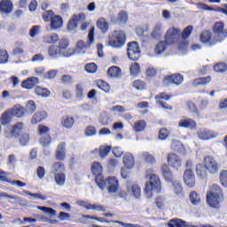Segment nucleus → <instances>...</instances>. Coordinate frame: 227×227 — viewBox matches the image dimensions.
I'll return each instance as SVG.
<instances>
[{
	"label": "nucleus",
	"mask_w": 227,
	"mask_h": 227,
	"mask_svg": "<svg viewBox=\"0 0 227 227\" xmlns=\"http://www.w3.org/2000/svg\"><path fill=\"white\" fill-rule=\"evenodd\" d=\"M85 71L89 74H95L98 71V65L95 63H89L85 65Z\"/></svg>",
	"instance_id": "0e129e2a"
},
{
	"label": "nucleus",
	"mask_w": 227,
	"mask_h": 227,
	"mask_svg": "<svg viewBox=\"0 0 227 227\" xmlns=\"http://www.w3.org/2000/svg\"><path fill=\"white\" fill-rule=\"evenodd\" d=\"M4 113L13 115L14 118H22L26 115V114H27L26 108L20 105H16L12 107V109H9Z\"/></svg>",
	"instance_id": "f3484780"
},
{
	"label": "nucleus",
	"mask_w": 227,
	"mask_h": 227,
	"mask_svg": "<svg viewBox=\"0 0 227 227\" xmlns=\"http://www.w3.org/2000/svg\"><path fill=\"white\" fill-rule=\"evenodd\" d=\"M219 180H220V184H222L223 187L227 188V170L226 169H223L222 171H220Z\"/></svg>",
	"instance_id": "864d4df0"
},
{
	"label": "nucleus",
	"mask_w": 227,
	"mask_h": 227,
	"mask_svg": "<svg viewBox=\"0 0 227 227\" xmlns=\"http://www.w3.org/2000/svg\"><path fill=\"white\" fill-rule=\"evenodd\" d=\"M173 95L167 94L166 92H160L158 95L154 96V100L156 102L161 101V100H170L172 98Z\"/></svg>",
	"instance_id": "603ef678"
},
{
	"label": "nucleus",
	"mask_w": 227,
	"mask_h": 227,
	"mask_svg": "<svg viewBox=\"0 0 227 227\" xmlns=\"http://www.w3.org/2000/svg\"><path fill=\"white\" fill-rule=\"evenodd\" d=\"M128 57L132 61H137L141 58V51L139 50L138 43L136 41L128 43Z\"/></svg>",
	"instance_id": "9d476101"
},
{
	"label": "nucleus",
	"mask_w": 227,
	"mask_h": 227,
	"mask_svg": "<svg viewBox=\"0 0 227 227\" xmlns=\"http://www.w3.org/2000/svg\"><path fill=\"white\" fill-rule=\"evenodd\" d=\"M49 22L51 30H58L63 27V19L60 15H55Z\"/></svg>",
	"instance_id": "b1692460"
},
{
	"label": "nucleus",
	"mask_w": 227,
	"mask_h": 227,
	"mask_svg": "<svg viewBox=\"0 0 227 227\" xmlns=\"http://www.w3.org/2000/svg\"><path fill=\"white\" fill-rule=\"evenodd\" d=\"M75 124V119L74 117H70L69 115H65L62 117V126L70 129Z\"/></svg>",
	"instance_id": "473e14b6"
},
{
	"label": "nucleus",
	"mask_w": 227,
	"mask_h": 227,
	"mask_svg": "<svg viewBox=\"0 0 227 227\" xmlns=\"http://www.w3.org/2000/svg\"><path fill=\"white\" fill-rule=\"evenodd\" d=\"M85 209H87V210H96V211H98V212H106V207H104L100 205L88 204V205H85Z\"/></svg>",
	"instance_id": "bf43d9fd"
},
{
	"label": "nucleus",
	"mask_w": 227,
	"mask_h": 227,
	"mask_svg": "<svg viewBox=\"0 0 227 227\" xmlns=\"http://www.w3.org/2000/svg\"><path fill=\"white\" fill-rule=\"evenodd\" d=\"M8 58L7 51L0 49V64H6L8 62Z\"/></svg>",
	"instance_id": "680f3d73"
},
{
	"label": "nucleus",
	"mask_w": 227,
	"mask_h": 227,
	"mask_svg": "<svg viewBox=\"0 0 227 227\" xmlns=\"http://www.w3.org/2000/svg\"><path fill=\"white\" fill-rule=\"evenodd\" d=\"M186 106H188V110L190 111V113L195 114L197 115L200 114V111L198 110L196 105L193 102L189 101L188 103H186Z\"/></svg>",
	"instance_id": "338daca9"
},
{
	"label": "nucleus",
	"mask_w": 227,
	"mask_h": 227,
	"mask_svg": "<svg viewBox=\"0 0 227 227\" xmlns=\"http://www.w3.org/2000/svg\"><path fill=\"white\" fill-rule=\"evenodd\" d=\"M13 117L14 115L4 112L2 114V117H0V123H2L3 126L9 125L11 121H12Z\"/></svg>",
	"instance_id": "37998d69"
},
{
	"label": "nucleus",
	"mask_w": 227,
	"mask_h": 227,
	"mask_svg": "<svg viewBox=\"0 0 227 227\" xmlns=\"http://www.w3.org/2000/svg\"><path fill=\"white\" fill-rule=\"evenodd\" d=\"M90 170L92 171V174L94 175L95 179L97 180L98 183H101L102 178H104L103 176V166H101V164L99 162L94 161L92 163V167L90 168Z\"/></svg>",
	"instance_id": "6ab92c4d"
},
{
	"label": "nucleus",
	"mask_w": 227,
	"mask_h": 227,
	"mask_svg": "<svg viewBox=\"0 0 227 227\" xmlns=\"http://www.w3.org/2000/svg\"><path fill=\"white\" fill-rule=\"evenodd\" d=\"M184 183L189 188H193L196 185V177L192 169H186L184 172Z\"/></svg>",
	"instance_id": "a211bd4d"
},
{
	"label": "nucleus",
	"mask_w": 227,
	"mask_h": 227,
	"mask_svg": "<svg viewBox=\"0 0 227 227\" xmlns=\"http://www.w3.org/2000/svg\"><path fill=\"white\" fill-rule=\"evenodd\" d=\"M35 103L33 100L27 101V106L25 107V111H27V114H33L35 112Z\"/></svg>",
	"instance_id": "4d7b16f0"
},
{
	"label": "nucleus",
	"mask_w": 227,
	"mask_h": 227,
	"mask_svg": "<svg viewBox=\"0 0 227 227\" xmlns=\"http://www.w3.org/2000/svg\"><path fill=\"white\" fill-rule=\"evenodd\" d=\"M23 129L24 123L21 121L14 123V125L12 126L11 130H4V137L7 139L19 137L20 145H21V146H26L29 143L30 137L28 133L20 134Z\"/></svg>",
	"instance_id": "f257e3e1"
},
{
	"label": "nucleus",
	"mask_w": 227,
	"mask_h": 227,
	"mask_svg": "<svg viewBox=\"0 0 227 227\" xmlns=\"http://www.w3.org/2000/svg\"><path fill=\"white\" fill-rule=\"evenodd\" d=\"M69 45H70V43H69L68 39L62 38V39H59V43L57 48L60 49L61 51H67L68 50H74L72 48H68Z\"/></svg>",
	"instance_id": "49530a36"
},
{
	"label": "nucleus",
	"mask_w": 227,
	"mask_h": 227,
	"mask_svg": "<svg viewBox=\"0 0 227 227\" xmlns=\"http://www.w3.org/2000/svg\"><path fill=\"white\" fill-rule=\"evenodd\" d=\"M46 118H48V113H46L44 110L35 112V114L32 116L30 123H32V125H37L38 123H41L46 120Z\"/></svg>",
	"instance_id": "412c9836"
},
{
	"label": "nucleus",
	"mask_w": 227,
	"mask_h": 227,
	"mask_svg": "<svg viewBox=\"0 0 227 227\" xmlns=\"http://www.w3.org/2000/svg\"><path fill=\"white\" fill-rule=\"evenodd\" d=\"M51 129L45 125H38V136L41 137L39 138V144L43 146H49L51 144Z\"/></svg>",
	"instance_id": "0eeeda50"
},
{
	"label": "nucleus",
	"mask_w": 227,
	"mask_h": 227,
	"mask_svg": "<svg viewBox=\"0 0 227 227\" xmlns=\"http://www.w3.org/2000/svg\"><path fill=\"white\" fill-rule=\"evenodd\" d=\"M142 158L147 164L153 165L156 163L155 157L153 156V154H151L149 152H143Z\"/></svg>",
	"instance_id": "79ce46f5"
},
{
	"label": "nucleus",
	"mask_w": 227,
	"mask_h": 227,
	"mask_svg": "<svg viewBox=\"0 0 227 227\" xmlns=\"http://www.w3.org/2000/svg\"><path fill=\"white\" fill-rule=\"evenodd\" d=\"M43 43H46V44H54L57 42L60 41L59 36L57 34H50V35H44L43 37Z\"/></svg>",
	"instance_id": "72a5a7b5"
},
{
	"label": "nucleus",
	"mask_w": 227,
	"mask_h": 227,
	"mask_svg": "<svg viewBox=\"0 0 227 227\" xmlns=\"http://www.w3.org/2000/svg\"><path fill=\"white\" fill-rule=\"evenodd\" d=\"M207 170L202 164H198L195 168V173H197V176H200V178H206L207 176Z\"/></svg>",
	"instance_id": "a18cd8bd"
},
{
	"label": "nucleus",
	"mask_w": 227,
	"mask_h": 227,
	"mask_svg": "<svg viewBox=\"0 0 227 227\" xmlns=\"http://www.w3.org/2000/svg\"><path fill=\"white\" fill-rule=\"evenodd\" d=\"M192 32H193L192 26H188L184 27L183 32H180L181 38H183V40H187L191 36Z\"/></svg>",
	"instance_id": "3c124183"
},
{
	"label": "nucleus",
	"mask_w": 227,
	"mask_h": 227,
	"mask_svg": "<svg viewBox=\"0 0 227 227\" xmlns=\"http://www.w3.org/2000/svg\"><path fill=\"white\" fill-rule=\"evenodd\" d=\"M96 26L102 34H106L109 30V23L106 21V18H99Z\"/></svg>",
	"instance_id": "7c9ffc66"
},
{
	"label": "nucleus",
	"mask_w": 227,
	"mask_h": 227,
	"mask_svg": "<svg viewBox=\"0 0 227 227\" xmlns=\"http://www.w3.org/2000/svg\"><path fill=\"white\" fill-rule=\"evenodd\" d=\"M213 33L219 42H223L227 38V28L223 21L215 22L213 27Z\"/></svg>",
	"instance_id": "1a4fd4ad"
},
{
	"label": "nucleus",
	"mask_w": 227,
	"mask_h": 227,
	"mask_svg": "<svg viewBox=\"0 0 227 227\" xmlns=\"http://www.w3.org/2000/svg\"><path fill=\"white\" fill-rule=\"evenodd\" d=\"M223 190L218 184H211L210 191L206 194V201L213 208H219V204L223 201Z\"/></svg>",
	"instance_id": "f03ea898"
},
{
	"label": "nucleus",
	"mask_w": 227,
	"mask_h": 227,
	"mask_svg": "<svg viewBox=\"0 0 227 227\" xmlns=\"http://www.w3.org/2000/svg\"><path fill=\"white\" fill-rule=\"evenodd\" d=\"M13 11V4L11 0L0 1V13L4 15H10Z\"/></svg>",
	"instance_id": "aec40b11"
},
{
	"label": "nucleus",
	"mask_w": 227,
	"mask_h": 227,
	"mask_svg": "<svg viewBox=\"0 0 227 227\" xmlns=\"http://www.w3.org/2000/svg\"><path fill=\"white\" fill-rule=\"evenodd\" d=\"M215 73H224L227 71V65L224 63H217L214 66Z\"/></svg>",
	"instance_id": "13d9d810"
},
{
	"label": "nucleus",
	"mask_w": 227,
	"mask_h": 227,
	"mask_svg": "<svg viewBox=\"0 0 227 227\" xmlns=\"http://www.w3.org/2000/svg\"><path fill=\"white\" fill-rule=\"evenodd\" d=\"M145 127H147V123L145 122V121L140 120V121H135L132 129H134L135 132L139 133V132L145 131Z\"/></svg>",
	"instance_id": "f704fd0d"
},
{
	"label": "nucleus",
	"mask_w": 227,
	"mask_h": 227,
	"mask_svg": "<svg viewBox=\"0 0 227 227\" xmlns=\"http://www.w3.org/2000/svg\"><path fill=\"white\" fill-rule=\"evenodd\" d=\"M35 93L38 97L42 98H48L51 96V90H49L47 88H42L40 86H35Z\"/></svg>",
	"instance_id": "c9c22d12"
},
{
	"label": "nucleus",
	"mask_w": 227,
	"mask_h": 227,
	"mask_svg": "<svg viewBox=\"0 0 227 227\" xmlns=\"http://www.w3.org/2000/svg\"><path fill=\"white\" fill-rule=\"evenodd\" d=\"M153 192L156 193H160L161 192L160 178L155 174L150 176V182L145 183V193L148 199L153 198Z\"/></svg>",
	"instance_id": "20e7f679"
},
{
	"label": "nucleus",
	"mask_w": 227,
	"mask_h": 227,
	"mask_svg": "<svg viewBox=\"0 0 227 227\" xmlns=\"http://www.w3.org/2000/svg\"><path fill=\"white\" fill-rule=\"evenodd\" d=\"M198 137L206 141L215 137V134H214L213 132H211V130L207 129H200V130H198Z\"/></svg>",
	"instance_id": "c756f323"
},
{
	"label": "nucleus",
	"mask_w": 227,
	"mask_h": 227,
	"mask_svg": "<svg viewBox=\"0 0 227 227\" xmlns=\"http://www.w3.org/2000/svg\"><path fill=\"white\" fill-rule=\"evenodd\" d=\"M200 43H208L210 47L215 45L218 42H222V41H219L218 39L213 40L212 34L209 30H205L202 33H200Z\"/></svg>",
	"instance_id": "dca6fc26"
},
{
	"label": "nucleus",
	"mask_w": 227,
	"mask_h": 227,
	"mask_svg": "<svg viewBox=\"0 0 227 227\" xmlns=\"http://www.w3.org/2000/svg\"><path fill=\"white\" fill-rule=\"evenodd\" d=\"M132 88L138 91H143L147 89V83L143 80H136L132 82Z\"/></svg>",
	"instance_id": "4c0bfd02"
},
{
	"label": "nucleus",
	"mask_w": 227,
	"mask_h": 227,
	"mask_svg": "<svg viewBox=\"0 0 227 227\" xmlns=\"http://www.w3.org/2000/svg\"><path fill=\"white\" fill-rule=\"evenodd\" d=\"M161 36V26L156 25L154 27L153 31L151 33V37H153L154 40H159Z\"/></svg>",
	"instance_id": "6e6d98bb"
},
{
	"label": "nucleus",
	"mask_w": 227,
	"mask_h": 227,
	"mask_svg": "<svg viewBox=\"0 0 227 227\" xmlns=\"http://www.w3.org/2000/svg\"><path fill=\"white\" fill-rule=\"evenodd\" d=\"M96 85H98V88L105 93H109L111 91V86L104 80H97Z\"/></svg>",
	"instance_id": "58836bf2"
},
{
	"label": "nucleus",
	"mask_w": 227,
	"mask_h": 227,
	"mask_svg": "<svg viewBox=\"0 0 227 227\" xmlns=\"http://www.w3.org/2000/svg\"><path fill=\"white\" fill-rule=\"evenodd\" d=\"M121 73L122 71L120 67H118L117 66H112L107 68L106 74L109 79H119L121 75Z\"/></svg>",
	"instance_id": "393cba45"
},
{
	"label": "nucleus",
	"mask_w": 227,
	"mask_h": 227,
	"mask_svg": "<svg viewBox=\"0 0 227 227\" xmlns=\"http://www.w3.org/2000/svg\"><path fill=\"white\" fill-rule=\"evenodd\" d=\"M51 169L52 171H54V174H58L59 172H65L66 170L65 164H63L62 162H54L51 165Z\"/></svg>",
	"instance_id": "8fccbe9b"
},
{
	"label": "nucleus",
	"mask_w": 227,
	"mask_h": 227,
	"mask_svg": "<svg viewBox=\"0 0 227 227\" xmlns=\"http://www.w3.org/2000/svg\"><path fill=\"white\" fill-rule=\"evenodd\" d=\"M167 227H194V226L189 225L188 222L181 220L180 218H172L168 222Z\"/></svg>",
	"instance_id": "5701e85b"
},
{
	"label": "nucleus",
	"mask_w": 227,
	"mask_h": 227,
	"mask_svg": "<svg viewBox=\"0 0 227 227\" xmlns=\"http://www.w3.org/2000/svg\"><path fill=\"white\" fill-rule=\"evenodd\" d=\"M161 175L162 177L168 183H173L175 181H173V173L171 171V169L169 168V167H168L167 164H163L161 166Z\"/></svg>",
	"instance_id": "c85d7f7f"
},
{
	"label": "nucleus",
	"mask_w": 227,
	"mask_h": 227,
	"mask_svg": "<svg viewBox=\"0 0 227 227\" xmlns=\"http://www.w3.org/2000/svg\"><path fill=\"white\" fill-rule=\"evenodd\" d=\"M54 180L58 186H63L66 183L65 173H54Z\"/></svg>",
	"instance_id": "c03bdc74"
},
{
	"label": "nucleus",
	"mask_w": 227,
	"mask_h": 227,
	"mask_svg": "<svg viewBox=\"0 0 227 227\" xmlns=\"http://www.w3.org/2000/svg\"><path fill=\"white\" fill-rule=\"evenodd\" d=\"M183 82H184V76H183V74H178V73L170 74V75H167L162 80V82L165 85L175 84L176 86H179L180 84L183 83Z\"/></svg>",
	"instance_id": "ddd939ff"
},
{
	"label": "nucleus",
	"mask_w": 227,
	"mask_h": 227,
	"mask_svg": "<svg viewBox=\"0 0 227 227\" xmlns=\"http://www.w3.org/2000/svg\"><path fill=\"white\" fill-rule=\"evenodd\" d=\"M181 37L180 28L171 27L168 29L165 34V42L169 44H173L178 42Z\"/></svg>",
	"instance_id": "f8f14e48"
},
{
	"label": "nucleus",
	"mask_w": 227,
	"mask_h": 227,
	"mask_svg": "<svg viewBox=\"0 0 227 227\" xmlns=\"http://www.w3.org/2000/svg\"><path fill=\"white\" fill-rule=\"evenodd\" d=\"M168 44L169 43L167 41H160L154 47V53L158 55L163 53L167 50Z\"/></svg>",
	"instance_id": "a19ab883"
},
{
	"label": "nucleus",
	"mask_w": 227,
	"mask_h": 227,
	"mask_svg": "<svg viewBox=\"0 0 227 227\" xmlns=\"http://www.w3.org/2000/svg\"><path fill=\"white\" fill-rule=\"evenodd\" d=\"M94 181L99 189L105 190L106 188L109 193H117L118 187L120 186L117 177L114 176H109L106 179L102 177L101 183H98L97 179H94Z\"/></svg>",
	"instance_id": "39448f33"
},
{
	"label": "nucleus",
	"mask_w": 227,
	"mask_h": 227,
	"mask_svg": "<svg viewBox=\"0 0 227 227\" xmlns=\"http://www.w3.org/2000/svg\"><path fill=\"white\" fill-rule=\"evenodd\" d=\"M170 183H172L173 192H175L176 195L183 196L184 192H183V185H181V183L178 181L170 182Z\"/></svg>",
	"instance_id": "de8ad7c7"
},
{
	"label": "nucleus",
	"mask_w": 227,
	"mask_h": 227,
	"mask_svg": "<svg viewBox=\"0 0 227 227\" xmlns=\"http://www.w3.org/2000/svg\"><path fill=\"white\" fill-rule=\"evenodd\" d=\"M189 198H190V201H192V205H197L200 201V195H198V193L194 191L190 192Z\"/></svg>",
	"instance_id": "052dcab7"
},
{
	"label": "nucleus",
	"mask_w": 227,
	"mask_h": 227,
	"mask_svg": "<svg viewBox=\"0 0 227 227\" xmlns=\"http://www.w3.org/2000/svg\"><path fill=\"white\" fill-rule=\"evenodd\" d=\"M117 21L121 24H126V22H128V13L125 11L118 13Z\"/></svg>",
	"instance_id": "e2e57ef3"
},
{
	"label": "nucleus",
	"mask_w": 227,
	"mask_h": 227,
	"mask_svg": "<svg viewBox=\"0 0 227 227\" xmlns=\"http://www.w3.org/2000/svg\"><path fill=\"white\" fill-rule=\"evenodd\" d=\"M36 84H38V78L33 76L22 81L21 88L25 90H32Z\"/></svg>",
	"instance_id": "bb28decb"
},
{
	"label": "nucleus",
	"mask_w": 227,
	"mask_h": 227,
	"mask_svg": "<svg viewBox=\"0 0 227 227\" xmlns=\"http://www.w3.org/2000/svg\"><path fill=\"white\" fill-rule=\"evenodd\" d=\"M123 165L128 169H132L135 165L134 156L130 153H126L122 158Z\"/></svg>",
	"instance_id": "cd10ccee"
},
{
	"label": "nucleus",
	"mask_w": 227,
	"mask_h": 227,
	"mask_svg": "<svg viewBox=\"0 0 227 227\" xmlns=\"http://www.w3.org/2000/svg\"><path fill=\"white\" fill-rule=\"evenodd\" d=\"M140 74L141 66L137 62L132 63L131 66H129V74H131L132 77H138Z\"/></svg>",
	"instance_id": "e433bc0d"
},
{
	"label": "nucleus",
	"mask_w": 227,
	"mask_h": 227,
	"mask_svg": "<svg viewBox=\"0 0 227 227\" xmlns=\"http://www.w3.org/2000/svg\"><path fill=\"white\" fill-rule=\"evenodd\" d=\"M204 165L206 169H207L208 173L211 175H215L218 173L219 170V165L218 162H216L215 159L213 158V156H206L203 159Z\"/></svg>",
	"instance_id": "9b49d317"
},
{
	"label": "nucleus",
	"mask_w": 227,
	"mask_h": 227,
	"mask_svg": "<svg viewBox=\"0 0 227 227\" xmlns=\"http://www.w3.org/2000/svg\"><path fill=\"white\" fill-rule=\"evenodd\" d=\"M126 43V32L125 30L118 29L113 30L107 35V44L113 49H121Z\"/></svg>",
	"instance_id": "7ed1b4c3"
},
{
	"label": "nucleus",
	"mask_w": 227,
	"mask_h": 227,
	"mask_svg": "<svg viewBox=\"0 0 227 227\" xmlns=\"http://www.w3.org/2000/svg\"><path fill=\"white\" fill-rule=\"evenodd\" d=\"M197 123L196 121L191 118H185L178 121V127L183 129H196Z\"/></svg>",
	"instance_id": "a878e982"
},
{
	"label": "nucleus",
	"mask_w": 227,
	"mask_h": 227,
	"mask_svg": "<svg viewBox=\"0 0 227 227\" xmlns=\"http://www.w3.org/2000/svg\"><path fill=\"white\" fill-rule=\"evenodd\" d=\"M86 20V14L79 13L72 15L71 20H69L67 23L68 30H74L78 27V22H82Z\"/></svg>",
	"instance_id": "2eb2a0df"
},
{
	"label": "nucleus",
	"mask_w": 227,
	"mask_h": 227,
	"mask_svg": "<svg viewBox=\"0 0 227 227\" xmlns=\"http://www.w3.org/2000/svg\"><path fill=\"white\" fill-rule=\"evenodd\" d=\"M49 56L51 58H57L58 56H63L66 58L72 57L74 53V49H68L67 51L59 49L56 45H50L47 50Z\"/></svg>",
	"instance_id": "6e6552de"
},
{
	"label": "nucleus",
	"mask_w": 227,
	"mask_h": 227,
	"mask_svg": "<svg viewBox=\"0 0 227 227\" xmlns=\"http://www.w3.org/2000/svg\"><path fill=\"white\" fill-rule=\"evenodd\" d=\"M74 94L76 95L77 98L82 99V96L84 95V89L81 83L76 84V90H74Z\"/></svg>",
	"instance_id": "69168bd1"
},
{
	"label": "nucleus",
	"mask_w": 227,
	"mask_h": 227,
	"mask_svg": "<svg viewBox=\"0 0 227 227\" xmlns=\"http://www.w3.org/2000/svg\"><path fill=\"white\" fill-rule=\"evenodd\" d=\"M93 43H95V27L90 28L88 33L87 42L84 41H77L76 49L80 53H86L87 49H90Z\"/></svg>",
	"instance_id": "423d86ee"
},
{
	"label": "nucleus",
	"mask_w": 227,
	"mask_h": 227,
	"mask_svg": "<svg viewBox=\"0 0 227 227\" xmlns=\"http://www.w3.org/2000/svg\"><path fill=\"white\" fill-rule=\"evenodd\" d=\"M167 163L168 166H169L173 169L178 170L181 168L182 160L178 154H176L175 153H170L167 156Z\"/></svg>",
	"instance_id": "4468645a"
},
{
	"label": "nucleus",
	"mask_w": 227,
	"mask_h": 227,
	"mask_svg": "<svg viewBox=\"0 0 227 227\" xmlns=\"http://www.w3.org/2000/svg\"><path fill=\"white\" fill-rule=\"evenodd\" d=\"M111 150H112L111 145L99 146V157H101V159H105L111 153Z\"/></svg>",
	"instance_id": "09e8293b"
},
{
	"label": "nucleus",
	"mask_w": 227,
	"mask_h": 227,
	"mask_svg": "<svg viewBox=\"0 0 227 227\" xmlns=\"http://www.w3.org/2000/svg\"><path fill=\"white\" fill-rule=\"evenodd\" d=\"M4 175H5V172L4 171H0V181L3 182V183H9L12 185L16 184L19 187H25L27 185L26 183H22L21 181L8 180L7 176H5Z\"/></svg>",
	"instance_id": "2f4dec72"
},
{
	"label": "nucleus",
	"mask_w": 227,
	"mask_h": 227,
	"mask_svg": "<svg viewBox=\"0 0 227 227\" xmlns=\"http://www.w3.org/2000/svg\"><path fill=\"white\" fill-rule=\"evenodd\" d=\"M55 159L58 161H63L66 159V142H62L57 146V151H55Z\"/></svg>",
	"instance_id": "4be33fe9"
},
{
	"label": "nucleus",
	"mask_w": 227,
	"mask_h": 227,
	"mask_svg": "<svg viewBox=\"0 0 227 227\" xmlns=\"http://www.w3.org/2000/svg\"><path fill=\"white\" fill-rule=\"evenodd\" d=\"M211 76H203L196 78L193 82L194 86H205L206 84L210 83Z\"/></svg>",
	"instance_id": "ea45409f"
},
{
	"label": "nucleus",
	"mask_w": 227,
	"mask_h": 227,
	"mask_svg": "<svg viewBox=\"0 0 227 227\" xmlns=\"http://www.w3.org/2000/svg\"><path fill=\"white\" fill-rule=\"evenodd\" d=\"M169 136V130L166 128L160 129L159 130V139L165 140Z\"/></svg>",
	"instance_id": "774afa93"
},
{
	"label": "nucleus",
	"mask_w": 227,
	"mask_h": 227,
	"mask_svg": "<svg viewBox=\"0 0 227 227\" xmlns=\"http://www.w3.org/2000/svg\"><path fill=\"white\" fill-rule=\"evenodd\" d=\"M56 16H58V15H55L54 12H52V10H48L46 12H43V13H42V19L44 20V22L51 21V19H53Z\"/></svg>",
	"instance_id": "5fc2aeb1"
}]
</instances>
